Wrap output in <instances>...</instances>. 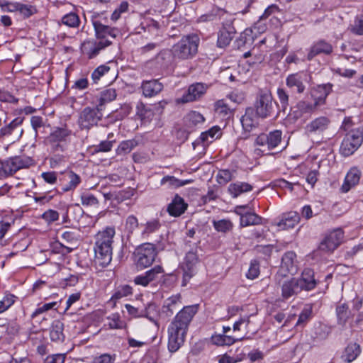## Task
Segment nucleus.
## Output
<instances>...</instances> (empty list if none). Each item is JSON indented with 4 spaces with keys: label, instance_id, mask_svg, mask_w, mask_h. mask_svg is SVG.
<instances>
[{
    "label": "nucleus",
    "instance_id": "obj_1",
    "mask_svg": "<svg viewBox=\"0 0 363 363\" xmlns=\"http://www.w3.org/2000/svg\"><path fill=\"white\" fill-rule=\"evenodd\" d=\"M199 38L195 34L184 35L170 50L160 52L157 60H163L165 65L174 60H186L192 59L198 51Z\"/></svg>",
    "mask_w": 363,
    "mask_h": 363
},
{
    "label": "nucleus",
    "instance_id": "obj_2",
    "mask_svg": "<svg viewBox=\"0 0 363 363\" xmlns=\"http://www.w3.org/2000/svg\"><path fill=\"white\" fill-rule=\"evenodd\" d=\"M113 228H107L104 231L99 232L97 234L94 248V262L96 265L105 267L111 263L113 255Z\"/></svg>",
    "mask_w": 363,
    "mask_h": 363
},
{
    "label": "nucleus",
    "instance_id": "obj_3",
    "mask_svg": "<svg viewBox=\"0 0 363 363\" xmlns=\"http://www.w3.org/2000/svg\"><path fill=\"white\" fill-rule=\"evenodd\" d=\"M351 121L350 118H345L342 123L347 132L341 142L339 152L345 157L352 155L363 143V124L347 130Z\"/></svg>",
    "mask_w": 363,
    "mask_h": 363
},
{
    "label": "nucleus",
    "instance_id": "obj_4",
    "mask_svg": "<svg viewBox=\"0 0 363 363\" xmlns=\"http://www.w3.org/2000/svg\"><path fill=\"white\" fill-rule=\"evenodd\" d=\"M191 319H174L168 328V349L171 352L177 351L184 342Z\"/></svg>",
    "mask_w": 363,
    "mask_h": 363
},
{
    "label": "nucleus",
    "instance_id": "obj_5",
    "mask_svg": "<svg viewBox=\"0 0 363 363\" xmlns=\"http://www.w3.org/2000/svg\"><path fill=\"white\" fill-rule=\"evenodd\" d=\"M157 255V250L154 244L143 243L133 253L134 264L138 270H143L153 264Z\"/></svg>",
    "mask_w": 363,
    "mask_h": 363
},
{
    "label": "nucleus",
    "instance_id": "obj_6",
    "mask_svg": "<svg viewBox=\"0 0 363 363\" xmlns=\"http://www.w3.org/2000/svg\"><path fill=\"white\" fill-rule=\"evenodd\" d=\"M33 164L29 157L16 156L7 160H0V175L2 179H6L23 168H28Z\"/></svg>",
    "mask_w": 363,
    "mask_h": 363
},
{
    "label": "nucleus",
    "instance_id": "obj_7",
    "mask_svg": "<svg viewBox=\"0 0 363 363\" xmlns=\"http://www.w3.org/2000/svg\"><path fill=\"white\" fill-rule=\"evenodd\" d=\"M199 264V259L196 252L191 250L185 255L183 261L179 264V268L182 271V286H186L197 274Z\"/></svg>",
    "mask_w": 363,
    "mask_h": 363
},
{
    "label": "nucleus",
    "instance_id": "obj_8",
    "mask_svg": "<svg viewBox=\"0 0 363 363\" xmlns=\"http://www.w3.org/2000/svg\"><path fill=\"white\" fill-rule=\"evenodd\" d=\"M72 131L66 126L57 128L47 138L46 141L51 149L55 152H62L70 140Z\"/></svg>",
    "mask_w": 363,
    "mask_h": 363
},
{
    "label": "nucleus",
    "instance_id": "obj_9",
    "mask_svg": "<svg viewBox=\"0 0 363 363\" xmlns=\"http://www.w3.org/2000/svg\"><path fill=\"white\" fill-rule=\"evenodd\" d=\"M254 106L253 108L259 118H266L271 116L274 111L272 93L268 90H261L257 96Z\"/></svg>",
    "mask_w": 363,
    "mask_h": 363
},
{
    "label": "nucleus",
    "instance_id": "obj_10",
    "mask_svg": "<svg viewBox=\"0 0 363 363\" xmlns=\"http://www.w3.org/2000/svg\"><path fill=\"white\" fill-rule=\"evenodd\" d=\"M345 232L340 228L329 231L320 242V248L325 252H333L343 242Z\"/></svg>",
    "mask_w": 363,
    "mask_h": 363
},
{
    "label": "nucleus",
    "instance_id": "obj_11",
    "mask_svg": "<svg viewBox=\"0 0 363 363\" xmlns=\"http://www.w3.org/2000/svg\"><path fill=\"white\" fill-rule=\"evenodd\" d=\"M282 140V132L279 130H274L268 133H261L257 136L255 144L258 146L267 147L270 151L277 147Z\"/></svg>",
    "mask_w": 363,
    "mask_h": 363
},
{
    "label": "nucleus",
    "instance_id": "obj_12",
    "mask_svg": "<svg viewBox=\"0 0 363 363\" xmlns=\"http://www.w3.org/2000/svg\"><path fill=\"white\" fill-rule=\"evenodd\" d=\"M111 43L112 40H111L99 41L97 39H91L84 41L80 49L83 55L89 59H92L97 56L101 50L111 45Z\"/></svg>",
    "mask_w": 363,
    "mask_h": 363
},
{
    "label": "nucleus",
    "instance_id": "obj_13",
    "mask_svg": "<svg viewBox=\"0 0 363 363\" xmlns=\"http://www.w3.org/2000/svg\"><path fill=\"white\" fill-rule=\"evenodd\" d=\"M101 118V113L98 108L86 107L80 113L78 123L82 129H89L97 124Z\"/></svg>",
    "mask_w": 363,
    "mask_h": 363
},
{
    "label": "nucleus",
    "instance_id": "obj_14",
    "mask_svg": "<svg viewBox=\"0 0 363 363\" xmlns=\"http://www.w3.org/2000/svg\"><path fill=\"white\" fill-rule=\"evenodd\" d=\"M208 85L201 82H196L191 84L187 91L182 95L177 102L186 104L199 99L208 89Z\"/></svg>",
    "mask_w": 363,
    "mask_h": 363
},
{
    "label": "nucleus",
    "instance_id": "obj_15",
    "mask_svg": "<svg viewBox=\"0 0 363 363\" xmlns=\"http://www.w3.org/2000/svg\"><path fill=\"white\" fill-rule=\"evenodd\" d=\"M280 271L283 276L295 274L298 271L296 254L293 251L284 253L281 258Z\"/></svg>",
    "mask_w": 363,
    "mask_h": 363
},
{
    "label": "nucleus",
    "instance_id": "obj_16",
    "mask_svg": "<svg viewBox=\"0 0 363 363\" xmlns=\"http://www.w3.org/2000/svg\"><path fill=\"white\" fill-rule=\"evenodd\" d=\"M361 177L362 172L358 167H351L345 177L343 183L340 187V191L342 193H347L350 191L359 183Z\"/></svg>",
    "mask_w": 363,
    "mask_h": 363
},
{
    "label": "nucleus",
    "instance_id": "obj_17",
    "mask_svg": "<svg viewBox=\"0 0 363 363\" xmlns=\"http://www.w3.org/2000/svg\"><path fill=\"white\" fill-rule=\"evenodd\" d=\"M332 91L333 84L331 83L322 84L315 86L311 92V96L314 101L315 106L324 105L326 102L327 97Z\"/></svg>",
    "mask_w": 363,
    "mask_h": 363
},
{
    "label": "nucleus",
    "instance_id": "obj_18",
    "mask_svg": "<svg viewBox=\"0 0 363 363\" xmlns=\"http://www.w3.org/2000/svg\"><path fill=\"white\" fill-rule=\"evenodd\" d=\"M306 77L307 74L304 72L289 74L286 79V84L289 88L301 94L306 89L305 82Z\"/></svg>",
    "mask_w": 363,
    "mask_h": 363
},
{
    "label": "nucleus",
    "instance_id": "obj_19",
    "mask_svg": "<svg viewBox=\"0 0 363 363\" xmlns=\"http://www.w3.org/2000/svg\"><path fill=\"white\" fill-rule=\"evenodd\" d=\"M188 203L185 202L184 199L176 194L168 204L167 211L171 216L179 217L186 211Z\"/></svg>",
    "mask_w": 363,
    "mask_h": 363
},
{
    "label": "nucleus",
    "instance_id": "obj_20",
    "mask_svg": "<svg viewBox=\"0 0 363 363\" xmlns=\"http://www.w3.org/2000/svg\"><path fill=\"white\" fill-rule=\"evenodd\" d=\"M301 291L297 278H291L284 281L281 285V296L286 300Z\"/></svg>",
    "mask_w": 363,
    "mask_h": 363
},
{
    "label": "nucleus",
    "instance_id": "obj_21",
    "mask_svg": "<svg viewBox=\"0 0 363 363\" xmlns=\"http://www.w3.org/2000/svg\"><path fill=\"white\" fill-rule=\"evenodd\" d=\"M258 118H259L252 107L247 108L245 114L240 118V122L243 130L245 132H250L258 125Z\"/></svg>",
    "mask_w": 363,
    "mask_h": 363
},
{
    "label": "nucleus",
    "instance_id": "obj_22",
    "mask_svg": "<svg viewBox=\"0 0 363 363\" xmlns=\"http://www.w3.org/2000/svg\"><path fill=\"white\" fill-rule=\"evenodd\" d=\"M297 281L301 287V291H311L317 284L316 280L314 278V272L309 268H306L303 271L301 277L297 278Z\"/></svg>",
    "mask_w": 363,
    "mask_h": 363
},
{
    "label": "nucleus",
    "instance_id": "obj_23",
    "mask_svg": "<svg viewBox=\"0 0 363 363\" xmlns=\"http://www.w3.org/2000/svg\"><path fill=\"white\" fill-rule=\"evenodd\" d=\"M23 121V118H16L8 125L1 128L0 135H12L14 132H16V138L19 139L23 133V129L21 128V125L22 124Z\"/></svg>",
    "mask_w": 363,
    "mask_h": 363
},
{
    "label": "nucleus",
    "instance_id": "obj_24",
    "mask_svg": "<svg viewBox=\"0 0 363 363\" xmlns=\"http://www.w3.org/2000/svg\"><path fill=\"white\" fill-rule=\"evenodd\" d=\"M332 51V45L325 40H320L313 44L308 53V59L311 60L315 56L320 54L329 55Z\"/></svg>",
    "mask_w": 363,
    "mask_h": 363
},
{
    "label": "nucleus",
    "instance_id": "obj_25",
    "mask_svg": "<svg viewBox=\"0 0 363 363\" xmlns=\"http://www.w3.org/2000/svg\"><path fill=\"white\" fill-rule=\"evenodd\" d=\"M93 25L98 40H111L113 38V29L111 26L104 25L99 21H94Z\"/></svg>",
    "mask_w": 363,
    "mask_h": 363
},
{
    "label": "nucleus",
    "instance_id": "obj_26",
    "mask_svg": "<svg viewBox=\"0 0 363 363\" xmlns=\"http://www.w3.org/2000/svg\"><path fill=\"white\" fill-rule=\"evenodd\" d=\"M300 221V216L296 211L284 214L281 220L277 223L280 230L294 228Z\"/></svg>",
    "mask_w": 363,
    "mask_h": 363
},
{
    "label": "nucleus",
    "instance_id": "obj_27",
    "mask_svg": "<svg viewBox=\"0 0 363 363\" xmlns=\"http://www.w3.org/2000/svg\"><path fill=\"white\" fill-rule=\"evenodd\" d=\"M162 89V84L157 79L146 81L142 84L143 93L146 97H152L157 94Z\"/></svg>",
    "mask_w": 363,
    "mask_h": 363
},
{
    "label": "nucleus",
    "instance_id": "obj_28",
    "mask_svg": "<svg viewBox=\"0 0 363 363\" xmlns=\"http://www.w3.org/2000/svg\"><path fill=\"white\" fill-rule=\"evenodd\" d=\"M154 108L150 106H145L140 104L137 106V116L140 119L143 124L145 125L150 123L154 117Z\"/></svg>",
    "mask_w": 363,
    "mask_h": 363
},
{
    "label": "nucleus",
    "instance_id": "obj_29",
    "mask_svg": "<svg viewBox=\"0 0 363 363\" xmlns=\"http://www.w3.org/2000/svg\"><path fill=\"white\" fill-rule=\"evenodd\" d=\"M252 190V186L247 182H235L230 184L228 186V192L233 197L236 198L242 193L249 192Z\"/></svg>",
    "mask_w": 363,
    "mask_h": 363
},
{
    "label": "nucleus",
    "instance_id": "obj_30",
    "mask_svg": "<svg viewBox=\"0 0 363 363\" xmlns=\"http://www.w3.org/2000/svg\"><path fill=\"white\" fill-rule=\"evenodd\" d=\"M329 123L330 121L327 117L321 116L308 123L306 128L309 132H321L327 128Z\"/></svg>",
    "mask_w": 363,
    "mask_h": 363
},
{
    "label": "nucleus",
    "instance_id": "obj_31",
    "mask_svg": "<svg viewBox=\"0 0 363 363\" xmlns=\"http://www.w3.org/2000/svg\"><path fill=\"white\" fill-rule=\"evenodd\" d=\"M66 177H67L69 181L67 184H64L62 185L61 193H65L74 190L81 182L80 177L78 174L73 172L72 171L67 172Z\"/></svg>",
    "mask_w": 363,
    "mask_h": 363
},
{
    "label": "nucleus",
    "instance_id": "obj_32",
    "mask_svg": "<svg viewBox=\"0 0 363 363\" xmlns=\"http://www.w3.org/2000/svg\"><path fill=\"white\" fill-rule=\"evenodd\" d=\"M63 328L64 325L59 319H55L52 321L50 330V336L52 341L63 340L65 337Z\"/></svg>",
    "mask_w": 363,
    "mask_h": 363
},
{
    "label": "nucleus",
    "instance_id": "obj_33",
    "mask_svg": "<svg viewBox=\"0 0 363 363\" xmlns=\"http://www.w3.org/2000/svg\"><path fill=\"white\" fill-rule=\"evenodd\" d=\"M262 223V218L255 213L246 212L245 215L240 219V226L242 228L260 225Z\"/></svg>",
    "mask_w": 363,
    "mask_h": 363
},
{
    "label": "nucleus",
    "instance_id": "obj_34",
    "mask_svg": "<svg viewBox=\"0 0 363 363\" xmlns=\"http://www.w3.org/2000/svg\"><path fill=\"white\" fill-rule=\"evenodd\" d=\"M360 346L357 343H350L345 350L342 358L347 362H352L360 354Z\"/></svg>",
    "mask_w": 363,
    "mask_h": 363
},
{
    "label": "nucleus",
    "instance_id": "obj_35",
    "mask_svg": "<svg viewBox=\"0 0 363 363\" xmlns=\"http://www.w3.org/2000/svg\"><path fill=\"white\" fill-rule=\"evenodd\" d=\"M234 32L230 31L225 28H223L218 33L217 45L218 48H224L227 47L233 38Z\"/></svg>",
    "mask_w": 363,
    "mask_h": 363
},
{
    "label": "nucleus",
    "instance_id": "obj_36",
    "mask_svg": "<svg viewBox=\"0 0 363 363\" xmlns=\"http://www.w3.org/2000/svg\"><path fill=\"white\" fill-rule=\"evenodd\" d=\"M223 134L221 128L218 125H214L207 131L201 133V139L206 143H211L212 141L220 138Z\"/></svg>",
    "mask_w": 363,
    "mask_h": 363
},
{
    "label": "nucleus",
    "instance_id": "obj_37",
    "mask_svg": "<svg viewBox=\"0 0 363 363\" xmlns=\"http://www.w3.org/2000/svg\"><path fill=\"white\" fill-rule=\"evenodd\" d=\"M215 111L223 118H228L233 113V110L228 106L224 99H220L216 102Z\"/></svg>",
    "mask_w": 363,
    "mask_h": 363
},
{
    "label": "nucleus",
    "instance_id": "obj_38",
    "mask_svg": "<svg viewBox=\"0 0 363 363\" xmlns=\"http://www.w3.org/2000/svg\"><path fill=\"white\" fill-rule=\"evenodd\" d=\"M190 183V180H180L174 176H165L160 182L162 185L167 184L171 188H178Z\"/></svg>",
    "mask_w": 363,
    "mask_h": 363
},
{
    "label": "nucleus",
    "instance_id": "obj_39",
    "mask_svg": "<svg viewBox=\"0 0 363 363\" xmlns=\"http://www.w3.org/2000/svg\"><path fill=\"white\" fill-rule=\"evenodd\" d=\"M199 308V304L184 306L180 310L174 318H194Z\"/></svg>",
    "mask_w": 363,
    "mask_h": 363
},
{
    "label": "nucleus",
    "instance_id": "obj_40",
    "mask_svg": "<svg viewBox=\"0 0 363 363\" xmlns=\"http://www.w3.org/2000/svg\"><path fill=\"white\" fill-rule=\"evenodd\" d=\"M61 21L62 24L70 28H77L80 23L79 16L75 13L72 12L65 15L62 18Z\"/></svg>",
    "mask_w": 363,
    "mask_h": 363
},
{
    "label": "nucleus",
    "instance_id": "obj_41",
    "mask_svg": "<svg viewBox=\"0 0 363 363\" xmlns=\"http://www.w3.org/2000/svg\"><path fill=\"white\" fill-rule=\"evenodd\" d=\"M138 145V142L135 140H128L123 141L120 143L116 149L117 154H127L129 153L135 147Z\"/></svg>",
    "mask_w": 363,
    "mask_h": 363
},
{
    "label": "nucleus",
    "instance_id": "obj_42",
    "mask_svg": "<svg viewBox=\"0 0 363 363\" xmlns=\"http://www.w3.org/2000/svg\"><path fill=\"white\" fill-rule=\"evenodd\" d=\"M259 263L257 259H252L250 262V267L246 273V277L248 279L253 280L259 275Z\"/></svg>",
    "mask_w": 363,
    "mask_h": 363
},
{
    "label": "nucleus",
    "instance_id": "obj_43",
    "mask_svg": "<svg viewBox=\"0 0 363 363\" xmlns=\"http://www.w3.org/2000/svg\"><path fill=\"white\" fill-rule=\"evenodd\" d=\"M213 227L218 232L226 233L233 228V223L230 220L221 219L213 221Z\"/></svg>",
    "mask_w": 363,
    "mask_h": 363
},
{
    "label": "nucleus",
    "instance_id": "obj_44",
    "mask_svg": "<svg viewBox=\"0 0 363 363\" xmlns=\"http://www.w3.org/2000/svg\"><path fill=\"white\" fill-rule=\"evenodd\" d=\"M130 111L131 106L129 104H121L118 108L115 109V121L128 116Z\"/></svg>",
    "mask_w": 363,
    "mask_h": 363
},
{
    "label": "nucleus",
    "instance_id": "obj_45",
    "mask_svg": "<svg viewBox=\"0 0 363 363\" xmlns=\"http://www.w3.org/2000/svg\"><path fill=\"white\" fill-rule=\"evenodd\" d=\"M144 273L150 283L151 281L156 280L160 274L164 273V269L161 265H156Z\"/></svg>",
    "mask_w": 363,
    "mask_h": 363
},
{
    "label": "nucleus",
    "instance_id": "obj_46",
    "mask_svg": "<svg viewBox=\"0 0 363 363\" xmlns=\"http://www.w3.org/2000/svg\"><path fill=\"white\" fill-rule=\"evenodd\" d=\"M160 227V221L157 219H153L150 221H147L145 224V227L144 230L143 231V235H149L151 233H153L159 230Z\"/></svg>",
    "mask_w": 363,
    "mask_h": 363
},
{
    "label": "nucleus",
    "instance_id": "obj_47",
    "mask_svg": "<svg viewBox=\"0 0 363 363\" xmlns=\"http://www.w3.org/2000/svg\"><path fill=\"white\" fill-rule=\"evenodd\" d=\"M233 177L232 172L229 169H220L217 174V180L220 184H225L229 182Z\"/></svg>",
    "mask_w": 363,
    "mask_h": 363
},
{
    "label": "nucleus",
    "instance_id": "obj_48",
    "mask_svg": "<svg viewBox=\"0 0 363 363\" xmlns=\"http://www.w3.org/2000/svg\"><path fill=\"white\" fill-rule=\"evenodd\" d=\"M138 219L134 216H130L127 218L125 225V229L127 232V236L128 237L130 233L138 227Z\"/></svg>",
    "mask_w": 363,
    "mask_h": 363
},
{
    "label": "nucleus",
    "instance_id": "obj_49",
    "mask_svg": "<svg viewBox=\"0 0 363 363\" xmlns=\"http://www.w3.org/2000/svg\"><path fill=\"white\" fill-rule=\"evenodd\" d=\"M350 30L352 33L362 35H363V16L357 17L353 25H352Z\"/></svg>",
    "mask_w": 363,
    "mask_h": 363
},
{
    "label": "nucleus",
    "instance_id": "obj_50",
    "mask_svg": "<svg viewBox=\"0 0 363 363\" xmlns=\"http://www.w3.org/2000/svg\"><path fill=\"white\" fill-rule=\"evenodd\" d=\"M82 204L83 206H93L98 204V199L91 194L84 193L81 196Z\"/></svg>",
    "mask_w": 363,
    "mask_h": 363
},
{
    "label": "nucleus",
    "instance_id": "obj_51",
    "mask_svg": "<svg viewBox=\"0 0 363 363\" xmlns=\"http://www.w3.org/2000/svg\"><path fill=\"white\" fill-rule=\"evenodd\" d=\"M110 69V67L106 65H101L98 67L91 74V77L94 83H97L100 78L106 73H108Z\"/></svg>",
    "mask_w": 363,
    "mask_h": 363
},
{
    "label": "nucleus",
    "instance_id": "obj_52",
    "mask_svg": "<svg viewBox=\"0 0 363 363\" xmlns=\"http://www.w3.org/2000/svg\"><path fill=\"white\" fill-rule=\"evenodd\" d=\"M187 120L194 125H197L204 122L203 116L198 111H192L187 115Z\"/></svg>",
    "mask_w": 363,
    "mask_h": 363
},
{
    "label": "nucleus",
    "instance_id": "obj_53",
    "mask_svg": "<svg viewBox=\"0 0 363 363\" xmlns=\"http://www.w3.org/2000/svg\"><path fill=\"white\" fill-rule=\"evenodd\" d=\"M59 213L57 211L52 209H49L45 211L42 215L43 219H44L48 223L57 221L59 219Z\"/></svg>",
    "mask_w": 363,
    "mask_h": 363
},
{
    "label": "nucleus",
    "instance_id": "obj_54",
    "mask_svg": "<svg viewBox=\"0 0 363 363\" xmlns=\"http://www.w3.org/2000/svg\"><path fill=\"white\" fill-rule=\"evenodd\" d=\"M113 99V89L109 88L101 92L99 106L111 102Z\"/></svg>",
    "mask_w": 363,
    "mask_h": 363
},
{
    "label": "nucleus",
    "instance_id": "obj_55",
    "mask_svg": "<svg viewBox=\"0 0 363 363\" xmlns=\"http://www.w3.org/2000/svg\"><path fill=\"white\" fill-rule=\"evenodd\" d=\"M133 289L128 285H123L118 287V290L115 291V299L120 298L124 296L132 294Z\"/></svg>",
    "mask_w": 363,
    "mask_h": 363
},
{
    "label": "nucleus",
    "instance_id": "obj_56",
    "mask_svg": "<svg viewBox=\"0 0 363 363\" xmlns=\"http://www.w3.org/2000/svg\"><path fill=\"white\" fill-rule=\"evenodd\" d=\"M277 96L281 103V107L283 109H285L288 106L289 95L283 88L279 87L277 89Z\"/></svg>",
    "mask_w": 363,
    "mask_h": 363
},
{
    "label": "nucleus",
    "instance_id": "obj_57",
    "mask_svg": "<svg viewBox=\"0 0 363 363\" xmlns=\"http://www.w3.org/2000/svg\"><path fill=\"white\" fill-rule=\"evenodd\" d=\"M301 313L298 318H310L313 315V305L311 303H301Z\"/></svg>",
    "mask_w": 363,
    "mask_h": 363
},
{
    "label": "nucleus",
    "instance_id": "obj_58",
    "mask_svg": "<svg viewBox=\"0 0 363 363\" xmlns=\"http://www.w3.org/2000/svg\"><path fill=\"white\" fill-rule=\"evenodd\" d=\"M129 252H130V250H129L128 247L127 246L126 243H124L123 242L120 251L118 252L117 259H118V262H123L125 260H126L127 258L128 257Z\"/></svg>",
    "mask_w": 363,
    "mask_h": 363
},
{
    "label": "nucleus",
    "instance_id": "obj_59",
    "mask_svg": "<svg viewBox=\"0 0 363 363\" xmlns=\"http://www.w3.org/2000/svg\"><path fill=\"white\" fill-rule=\"evenodd\" d=\"M18 11L23 16L24 18L30 17L33 13L32 7L26 4L19 3Z\"/></svg>",
    "mask_w": 363,
    "mask_h": 363
},
{
    "label": "nucleus",
    "instance_id": "obj_60",
    "mask_svg": "<svg viewBox=\"0 0 363 363\" xmlns=\"http://www.w3.org/2000/svg\"><path fill=\"white\" fill-rule=\"evenodd\" d=\"M319 172L318 170L310 171L306 175V182L313 187L318 181Z\"/></svg>",
    "mask_w": 363,
    "mask_h": 363
},
{
    "label": "nucleus",
    "instance_id": "obj_61",
    "mask_svg": "<svg viewBox=\"0 0 363 363\" xmlns=\"http://www.w3.org/2000/svg\"><path fill=\"white\" fill-rule=\"evenodd\" d=\"M349 310L348 305L345 303H340L336 307V315L337 318H344L347 315Z\"/></svg>",
    "mask_w": 363,
    "mask_h": 363
},
{
    "label": "nucleus",
    "instance_id": "obj_62",
    "mask_svg": "<svg viewBox=\"0 0 363 363\" xmlns=\"http://www.w3.org/2000/svg\"><path fill=\"white\" fill-rule=\"evenodd\" d=\"M41 176L48 184H53L57 182V174L55 172H43Z\"/></svg>",
    "mask_w": 363,
    "mask_h": 363
},
{
    "label": "nucleus",
    "instance_id": "obj_63",
    "mask_svg": "<svg viewBox=\"0 0 363 363\" xmlns=\"http://www.w3.org/2000/svg\"><path fill=\"white\" fill-rule=\"evenodd\" d=\"M65 355L62 354H53L51 357H48L46 363H64Z\"/></svg>",
    "mask_w": 363,
    "mask_h": 363
},
{
    "label": "nucleus",
    "instance_id": "obj_64",
    "mask_svg": "<svg viewBox=\"0 0 363 363\" xmlns=\"http://www.w3.org/2000/svg\"><path fill=\"white\" fill-rule=\"evenodd\" d=\"M92 363H113V362L109 354H104L99 357H95Z\"/></svg>",
    "mask_w": 363,
    "mask_h": 363
}]
</instances>
